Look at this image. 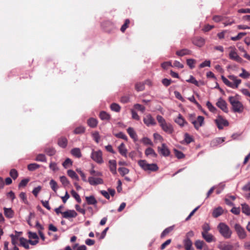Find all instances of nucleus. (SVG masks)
<instances>
[{
  "mask_svg": "<svg viewBox=\"0 0 250 250\" xmlns=\"http://www.w3.org/2000/svg\"><path fill=\"white\" fill-rule=\"evenodd\" d=\"M20 243H21V245L24 248L26 249H28L29 248V241H27V240L23 237H21L20 238Z\"/></svg>",
  "mask_w": 250,
  "mask_h": 250,
  "instance_id": "35",
  "label": "nucleus"
},
{
  "mask_svg": "<svg viewBox=\"0 0 250 250\" xmlns=\"http://www.w3.org/2000/svg\"><path fill=\"white\" fill-rule=\"evenodd\" d=\"M193 43L198 47H202L205 44V40L202 38H196L193 40Z\"/></svg>",
  "mask_w": 250,
  "mask_h": 250,
  "instance_id": "25",
  "label": "nucleus"
},
{
  "mask_svg": "<svg viewBox=\"0 0 250 250\" xmlns=\"http://www.w3.org/2000/svg\"><path fill=\"white\" fill-rule=\"evenodd\" d=\"M138 165L145 171H156L159 167L156 164H148L146 160H140Z\"/></svg>",
  "mask_w": 250,
  "mask_h": 250,
  "instance_id": "3",
  "label": "nucleus"
},
{
  "mask_svg": "<svg viewBox=\"0 0 250 250\" xmlns=\"http://www.w3.org/2000/svg\"><path fill=\"white\" fill-rule=\"evenodd\" d=\"M42 189V187L39 186H38L36 188H35L33 191H32V193L33 194L36 196L37 197L39 194V193L40 192V191H41V190Z\"/></svg>",
  "mask_w": 250,
  "mask_h": 250,
  "instance_id": "63",
  "label": "nucleus"
},
{
  "mask_svg": "<svg viewBox=\"0 0 250 250\" xmlns=\"http://www.w3.org/2000/svg\"><path fill=\"white\" fill-rule=\"evenodd\" d=\"M4 214L6 217L12 218L14 215V212L11 208H4Z\"/></svg>",
  "mask_w": 250,
  "mask_h": 250,
  "instance_id": "23",
  "label": "nucleus"
},
{
  "mask_svg": "<svg viewBox=\"0 0 250 250\" xmlns=\"http://www.w3.org/2000/svg\"><path fill=\"white\" fill-rule=\"evenodd\" d=\"M185 141L187 144H189L192 142L193 140L191 136L188 133H186L185 134Z\"/></svg>",
  "mask_w": 250,
  "mask_h": 250,
  "instance_id": "59",
  "label": "nucleus"
},
{
  "mask_svg": "<svg viewBox=\"0 0 250 250\" xmlns=\"http://www.w3.org/2000/svg\"><path fill=\"white\" fill-rule=\"evenodd\" d=\"M62 215L64 218H75L77 216V213L74 210H68L62 212Z\"/></svg>",
  "mask_w": 250,
  "mask_h": 250,
  "instance_id": "18",
  "label": "nucleus"
},
{
  "mask_svg": "<svg viewBox=\"0 0 250 250\" xmlns=\"http://www.w3.org/2000/svg\"><path fill=\"white\" fill-rule=\"evenodd\" d=\"M206 105L210 111L213 113L216 112L217 109L210 102L208 101L207 102Z\"/></svg>",
  "mask_w": 250,
  "mask_h": 250,
  "instance_id": "46",
  "label": "nucleus"
},
{
  "mask_svg": "<svg viewBox=\"0 0 250 250\" xmlns=\"http://www.w3.org/2000/svg\"><path fill=\"white\" fill-rule=\"evenodd\" d=\"M118 170L120 173L121 175L123 176H124L125 174H128L129 172V169L124 167H120L118 169Z\"/></svg>",
  "mask_w": 250,
  "mask_h": 250,
  "instance_id": "53",
  "label": "nucleus"
},
{
  "mask_svg": "<svg viewBox=\"0 0 250 250\" xmlns=\"http://www.w3.org/2000/svg\"><path fill=\"white\" fill-rule=\"evenodd\" d=\"M87 123L90 127L95 128L97 126L98 122L96 119L90 118L87 120Z\"/></svg>",
  "mask_w": 250,
  "mask_h": 250,
  "instance_id": "28",
  "label": "nucleus"
},
{
  "mask_svg": "<svg viewBox=\"0 0 250 250\" xmlns=\"http://www.w3.org/2000/svg\"><path fill=\"white\" fill-rule=\"evenodd\" d=\"M127 132L129 135L130 137L132 138L134 141H136L137 140V135L133 128H128L127 129Z\"/></svg>",
  "mask_w": 250,
  "mask_h": 250,
  "instance_id": "29",
  "label": "nucleus"
},
{
  "mask_svg": "<svg viewBox=\"0 0 250 250\" xmlns=\"http://www.w3.org/2000/svg\"><path fill=\"white\" fill-rule=\"evenodd\" d=\"M153 137L154 140L160 142H162L163 141V138L161 135L157 133H155L153 134Z\"/></svg>",
  "mask_w": 250,
  "mask_h": 250,
  "instance_id": "60",
  "label": "nucleus"
},
{
  "mask_svg": "<svg viewBox=\"0 0 250 250\" xmlns=\"http://www.w3.org/2000/svg\"><path fill=\"white\" fill-rule=\"evenodd\" d=\"M71 153L73 156L77 158H80L82 157V153L81 152V150L79 148L76 147L73 148L71 150Z\"/></svg>",
  "mask_w": 250,
  "mask_h": 250,
  "instance_id": "32",
  "label": "nucleus"
},
{
  "mask_svg": "<svg viewBox=\"0 0 250 250\" xmlns=\"http://www.w3.org/2000/svg\"><path fill=\"white\" fill-rule=\"evenodd\" d=\"M85 199L88 205H95L97 203L96 199L93 195H91L90 196H86Z\"/></svg>",
  "mask_w": 250,
  "mask_h": 250,
  "instance_id": "31",
  "label": "nucleus"
},
{
  "mask_svg": "<svg viewBox=\"0 0 250 250\" xmlns=\"http://www.w3.org/2000/svg\"><path fill=\"white\" fill-rule=\"evenodd\" d=\"M156 119L160 126L164 132L168 134H172L173 132L174 129L172 125L169 123H167L162 116L157 115Z\"/></svg>",
  "mask_w": 250,
  "mask_h": 250,
  "instance_id": "1",
  "label": "nucleus"
},
{
  "mask_svg": "<svg viewBox=\"0 0 250 250\" xmlns=\"http://www.w3.org/2000/svg\"><path fill=\"white\" fill-rule=\"evenodd\" d=\"M204 244V241L199 240L196 241L195 242V246L196 248L198 250H202Z\"/></svg>",
  "mask_w": 250,
  "mask_h": 250,
  "instance_id": "47",
  "label": "nucleus"
},
{
  "mask_svg": "<svg viewBox=\"0 0 250 250\" xmlns=\"http://www.w3.org/2000/svg\"><path fill=\"white\" fill-rule=\"evenodd\" d=\"M175 122L181 127L187 125L188 123L186 121L181 114H179L177 117L174 119Z\"/></svg>",
  "mask_w": 250,
  "mask_h": 250,
  "instance_id": "19",
  "label": "nucleus"
},
{
  "mask_svg": "<svg viewBox=\"0 0 250 250\" xmlns=\"http://www.w3.org/2000/svg\"><path fill=\"white\" fill-rule=\"evenodd\" d=\"M215 123L219 129H222L224 126L229 125V122L221 116H218L215 120Z\"/></svg>",
  "mask_w": 250,
  "mask_h": 250,
  "instance_id": "7",
  "label": "nucleus"
},
{
  "mask_svg": "<svg viewBox=\"0 0 250 250\" xmlns=\"http://www.w3.org/2000/svg\"><path fill=\"white\" fill-rule=\"evenodd\" d=\"M223 213V209L221 207H218L217 208H215L212 212V216L217 218L218 216H220Z\"/></svg>",
  "mask_w": 250,
  "mask_h": 250,
  "instance_id": "30",
  "label": "nucleus"
},
{
  "mask_svg": "<svg viewBox=\"0 0 250 250\" xmlns=\"http://www.w3.org/2000/svg\"><path fill=\"white\" fill-rule=\"evenodd\" d=\"M192 124L196 129H198L204 124V117L202 116L197 117L196 120L192 121Z\"/></svg>",
  "mask_w": 250,
  "mask_h": 250,
  "instance_id": "13",
  "label": "nucleus"
},
{
  "mask_svg": "<svg viewBox=\"0 0 250 250\" xmlns=\"http://www.w3.org/2000/svg\"><path fill=\"white\" fill-rule=\"evenodd\" d=\"M229 48L231 49L229 54V58L237 62H242V59L238 56L235 50V48L232 47H230Z\"/></svg>",
  "mask_w": 250,
  "mask_h": 250,
  "instance_id": "9",
  "label": "nucleus"
},
{
  "mask_svg": "<svg viewBox=\"0 0 250 250\" xmlns=\"http://www.w3.org/2000/svg\"><path fill=\"white\" fill-rule=\"evenodd\" d=\"M35 160L39 162H46V158L44 154H40L37 156Z\"/></svg>",
  "mask_w": 250,
  "mask_h": 250,
  "instance_id": "48",
  "label": "nucleus"
},
{
  "mask_svg": "<svg viewBox=\"0 0 250 250\" xmlns=\"http://www.w3.org/2000/svg\"><path fill=\"white\" fill-rule=\"evenodd\" d=\"M60 179L61 183L64 186H67L69 184V182L65 176H61Z\"/></svg>",
  "mask_w": 250,
  "mask_h": 250,
  "instance_id": "51",
  "label": "nucleus"
},
{
  "mask_svg": "<svg viewBox=\"0 0 250 250\" xmlns=\"http://www.w3.org/2000/svg\"><path fill=\"white\" fill-rule=\"evenodd\" d=\"M183 244L186 250H194V249L192 247V242L190 239H184L183 240Z\"/></svg>",
  "mask_w": 250,
  "mask_h": 250,
  "instance_id": "20",
  "label": "nucleus"
},
{
  "mask_svg": "<svg viewBox=\"0 0 250 250\" xmlns=\"http://www.w3.org/2000/svg\"><path fill=\"white\" fill-rule=\"evenodd\" d=\"M58 145L62 148H64L67 145V140L66 138L62 137L58 140Z\"/></svg>",
  "mask_w": 250,
  "mask_h": 250,
  "instance_id": "34",
  "label": "nucleus"
},
{
  "mask_svg": "<svg viewBox=\"0 0 250 250\" xmlns=\"http://www.w3.org/2000/svg\"><path fill=\"white\" fill-rule=\"evenodd\" d=\"M158 151L165 157L168 156L170 154V151L165 144H162L161 147H158Z\"/></svg>",
  "mask_w": 250,
  "mask_h": 250,
  "instance_id": "14",
  "label": "nucleus"
},
{
  "mask_svg": "<svg viewBox=\"0 0 250 250\" xmlns=\"http://www.w3.org/2000/svg\"><path fill=\"white\" fill-rule=\"evenodd\" d=\"M45 152L49 156H53L56 153L55 149L53 147H48L45 149Z\"/></svg>",
  "mask_w": 250,
  "mask_h": 250,
  "instance_id": "43",
  "label": "nucleus"
},
{
  "mask_svg": "<svg viewBox=\"0 0 250 250\" xmlns=\"http://www.w3.org/2000/svg\"><path fill=\"white\" fill-rule=\"evenodd\" d=\"M145 154L147 156L151 157L152 158H156L157 154L155 152L153 149L151 147L147 148L145 151Z\"/></svg>",
  "mask_w": 250,
  "mask_h": 250,
  "instance_id": "26",
  "label": "nucleus"
},
{
  "mask_svg": "<svg viewBox=\"0 0 250 250\" xmlns=\"http://www.w3.org/2000/svg\"><path fill=\"white\" fill-rule=\"evenodd\" d=\"M108 167L111 173L115 175L117 174V163L114 160H110L108 161Z\"/></svg>",
  "mask_w": 250,
  "mask_h": 250,
  "instance_id": "17",
  "label": "nucleus"
},
{
  "mask_svg": "<svg viewBox=\"0 0 250 250\" xmlns=\"http://www.w3.org/2000/svg\"><path fill=\"white\" fill-rule=\"evenodd\" d=\"M71 193L73 197L77 200V201L80 203L82 201L79 195L74 190H72L71 191Z\"/></svg>",
  "mask_w": 250,
  "mask_h": 250,
  "instance_id": "49",
  "label": "nucleus"
},
{
  "mask_svg": "<svg viewBox=\"0 0 250 250\" xmlns=\"http://www.w3.org/2000/svg\"><path fill=\"white\" fill-rule=\"evenodd\" d=\"M72 161L69 158H67L62 163V166L65 168H67L72 166Z\"/></svg>",
  "mask_w": 250,
  "mask_h": 250,
  "instance_id": "44",
  "label": "nucleus"
},
{
  "mask_svg": "<svg viewBox=\"0 0 250 250\" xmlns=\"http://www.w3.org/2000/svg\"><path fill=\"white\" fill-rule=\"evenodd\" d=\"M228 78L233 82L232 83L233 89L237 88L239 85L241 83V80L238 79L237 77L234 75H229L228 76Z\"/></svg>",
  "mask_w": 250,
  "mask_h": 250,
  "instance_id": "16",
  "label": "nucleus"
},
{
  "mask_svg": "<svg viewBox=\"0 0 250 250\" xmlns=\"http://www.w3.org/2000/svg\"><path fill=\"white\" fill-rule=\"evenodd\" d=\"M10 175L13 179H16L18 176L17 171L15 169H12L10 171Z\"/></svg>",
  "mask_w": 250,
  "mask_h": 250,
  "instance_id": "57",
  "label": "nucleus"
},
{
  "mask_svg": "<svg viewBox=\"0 0 250 250\" xmlns=\"http://www.w3.org/2000/svg\"><path fill=\"white\" fill-rule=\"evenodd\" d=\"M175 155L178 159H182L185 157L183 152L178 150H174Z\"/></svg>",
  "mask_w": 250,
  "mask_h": 250,
  "instance_id": "62",
  "label": "nucleus"
},
{
  "mask_svg": "<svg viewBox=\"0 0 250 250\" xmlns=\"http://www.w3.org/2000/svg\"><path fill=\"white\" fill-rule=\"evenodd\" d=\"M100 118L102 120H108L110 119V116L109 114L104 111H103L100 113Z\"/></svg>",
  "mask_w": 250,
  "mask_h": 250,
  "instance_id": "36",
  "label": "nucleus"
},
{
  "mask_svg": "<svg viewBox=\"0 0 250 250\" xmlns=\"http://www.w3.org/2000/svg\"><path fill=\"white\" fill-rule=\"evenodd\" d=\"M210 61L209 60H206L203 62L201 63L200 65V68H203L206 66L210 67Z\"/></svg>",
  "mask_w": 250,
  "mask_h": 250,
  "instance_id": "64",
  "label": "nucleus"
},
{
  "mask_svg": "<svg viewBox=\"0 0 250 250\" xmlns=\"http://www.w3.org/2000/svg\"><path fill=\"white\" fill-rule=\"evenodd\" d=\"M49 184H50V186L54 192H56L57 190L58 189V185H57V182L55 180L52 179L50 180V181L49 182Z\"/></svg>",
  "mask_w": 250,
  "mask_h": 250,
  "instance_id": "40",
  "label": "nucleus"
},
{
  "mask_svg": "<svg viewBox=\"0 0 250 250\" xmlns=\"http://www.w3.org/2000/svg\"><path fill=\"white\" fill-rule=\"evenodd\" d=\"M196 62V61L194 59H189L187 60V63L188 66L191 69H193L195 67V63Z\"/></svg>",
  "mask_w": 250,
  "mask_h": 250,
  "instance_id": "42",
  "label": "nucleus"
},
{
  "mask_svg": "<svg viewBox=\"0 0 250 250\" xmlns=\"http://www.w3.org/2000/svg\"><path fill=\"white\" fill-rule=\"evenodd\" d=\"M67 173L68 175L72 179L75 180L77 181L79 180L78 176L74 170L71 169L68 170Z\"/></svg>",
  "mask_w": 250,
  "mask_h": 250,
  "instance_id": "33",
  "label": "nucleus"
},
{
  "mask_svg": "<svg viewBox=\"0 0 250 250\" xmlns=\"http://www.w3.org/2000/svg\"><path fill=\"white\" fill-rule=\"evenodd\" d=\"M221 79L223 81V83L227 85L228 86L232 88L233 85L232 83L230 82L229 81L225 76L223 75L221 76Z\"/></svg>",
  "mask_w": 250,
  "mask_h": 250,
  "instance_id": "41",
  "label": "nucleus"
},
{
  "mask_svg": "<svg viewBox=\"0 0 250 250\" xmlns=\"http://www.w3.org/2000/svg\"><path fill=\"white\" fill-rule=\"evenodd\" d=\"M202 235L204 239H205V240L208 243L215 241L213 236L212 234L208 233V232H202Z\"/></svg>",
  "mask_w": 250,
  "mask_h": 250,
  "instance_id": "21",
  "label": "nucleus"
},
{
  "mask_svg": "<svg viewBox=\"0 0 250 250\" xmlns=\"http://www.w3.org/2000/svg\"><path fill=\"white\" fill-rule=\"evenodd\" d=\"M92 137L93 139L96 141V143H98L100 139V136L98 132H94L92 133Z\"/></svg>",
  "mask_w": 250,
  "mask_h": 250,
  "instance_id": "58",
  "label": "nucleus"
},
{
  "mask_svg": "<svg viewBox=\"0 0 250 250\" xmlns=\"http://www.w3.org/2000/svg\"><path fill=\"white\" fill-rule=\"evenodd\" d=\"M217 247L220 250H234L239 247V244L236 243L233 246L228 242H221L218 244Z\"/></svg>",
  "mask_w": 250,
  "mask_h": 250,
  "instance_id": "6",
  "label": "nucleus"
},
{
  "mask_svg": "<svg viewBox=\"0 0 250 250\" xmlns=\"http://www.w3.org/2000/svg\"><path fill=\"white\" fill-rule=\"evenodd\" d=\"M90 157L93 161L98 164H101L104 163L103 153L102 151L100 150L96 151L92 150Z\"/></svg>",
  "mask_w": 250,
  "mask_h": 250,
  "instance_id": "5",
  "label": "nucleus"
},
{
  "mask_svg": "<svg viewBox=\"0 0 250 250\" xmlns=\"http://www.w3.org/2000/svg\"><path fill=\"white\" fill-rule=\"evenodd\" d=\"M219 232L225 238H229L231 235V231L228 226L224 223H220L218 227Z\"/></svg>",
  "mask_w": 250,
  "mask_h": 250,
  "instance_id": "4",
  "label": "nucleus"
},
{
  "mask_svg": "<svg viewBox=\"0 0 250 250\" xmlns=\"http://www.w3.org/2000/svg\"><path fill=\"white\" fill-rule=\"evenodd\" d=\"M29 243L32 245H36L39 243V237L36 233L29 231L28 232Z\"/></svg>",
  "mask_w": 250,
  "mask_h": 250,
  "instance_id": "10",
  "label": "nucleus"
},
{
  "mask_svg": "<svg viewBox=\"0 0 250 250\" xmlns=\"http://www.w3.org/2000/svg\"><path fill=\"white\" fill-rule=\"evenodd\" d=\"M114 135L117 138L123 139L125 141L127 140V136L122 132L118 133H115Z\"/></svg>",
  "mask_w": 250,
  "mask_h": 250,
  "instance_id": "56",
  "label": "nucleus"
},
{
  "mask_svg": "<svg viewBox=\"0 0 250 250\" xmlns=\"http://www.w3.org/2000/svg\"><path fill=\"white\" fill-rule=\"evenodd\" d=\"M85 128L83 126H80L75 128L74 130L75 134H81L84 132Z\"/></svg>",
  "mask_w": 250,
  "mask_h": 250,
  "instance_id": "50",
  "label": "nucleus"
},
{
  "mask_svg": "<svg viewBox=\"0 0 250 250\" xmlns=\"http://www.w3.org/2000/svg\"><path fill=\"white\" fill-rule=\"evenodd\" d=\"M49 168L54 172L59 170L57 164L55 162H50L49 164Z\"/></svg>",
  "mask_w": 250,
  "mask_h": 250,
  "instance_id": "55",
  "label": "nucleus"
},
{
  "mask_svg": "<svg viewBox=\"0 0 250 250\" xmlns=\"http://www.w3.org/2000/svg\"><path fill=\"white\" fill-rule=\"evenodd\" d=\"M217 106L225 112H228V107L226 102L221 98H220L216 103Z\"/></svg>",
  "mask_w": 250,
  "mask_h": 250,
  "instance_id": "15",
  "label": "nucleus"
},
{
  "mask_svg": "<svg viewBox=\"0 0 250 250\" xmlns=\"http://www.w3.org/2000/svg\"><path fill=\"white\" fill-rule=\"evenodd\" d=\"M242 72L239 74V77L243 79H248L250 77V73L247 72L244 68L241 69Z\"/></svg>",
  "mask_w": 250,
  "mask_h": 250,
  "instance_id": "37",
  "label": "nucleus"
},
{
  "mask_svg": "<svg viewBox=\"0 0 250 250\" xmlns=\"http://www.w3.org/2000/svg\"><path fill=\"white\" fill-rule=\"evenodd\" d=\"M242 212L247 214L250 215V208L249 206L247 204L242 205Z\"/></svg>",
  "mask_w": 250,
  "mask_h": 250,
  "instance_id": "39",
  "label": "nucleus"
},
{
  "mask_svg": "<svg viewBox=\"0 0 250 250\" xmlns=\"http://www.w3.org/2000/svg\"><path fill=\"white\" fill-rule=\"evenodd\" d=\"M135 88L138 91H142L145 89V85L142 83H137L135 85Z\"/></svg>",
  "mask_w": 250,
  "mask_h": 250,
  "instance_id": "54",
  "label": "nucleus"
},
{
  "mask_svg": "<svg viewBox=\"0 0 250 250\" xmlns=\"http://www.w3.org/2000/svg\"><path fill=\"white\" fill-rule=\"evenodd\" d=\"M134 107L136 109L140 111L142 113H144L146 110V108L144 106L139 104H135Z\"/></svg>",
  "mask_w": 250,
  "mask_h": 250,
  "instance_id": "52",
  "label": "nucleus"
},
{
  "mask_svg": "<svg viewBox=\"0 0 250 250\" xmlns=\"http://www.w3.org/2000/svg\"><path fill=\"white\" fill-rule=\"evenodd\" d=\"M143 121L144 124H146L147 126L155 125L156 124L154 119L150 114H148L145 117H144Z\"/></svg>",
  "mask_w": 250,
  "mask_h": 250,
  "instance_id": "12",
  "label": "nucleus"
},
{
  "mask_svg": "<svg viewBox=\"0 0 250 250\" xmlns=\"http://www.w3.org/2000/svg\"><path fill=\"white\" fill-rule=\"evenodd\" d=\"M118 150L119 153L123 156L126 157H127V149L124 143H122L118 146Z\"/></svg>",
  "mask_w": 250,
  "mask_h": 250,
  "instance_id": "27",
  "label": "nucleus"
},
{
  "mask_svg": "<svg viewBox=\"0 0 250 250\" xmlns=\"http://www.w3.org/2000/svg\"><path fill=\"white\" fill-rule=\"evenodd\" d=\"M111 109L115 112H119L121 109L120 106L116 103L112 104L110 105Z\"/></svg>",
  "mask_w": 250,
  "mask_h": 250,
  "instance_id": "45",
  "label": "nucleus"
},
{
  "mask_svg": "<svg viewBox=\"0 0 250 250\" xmlns=\"http://www.w3.org/2000/svg\"><path fill=\"white\" fill-rule=\"evenodd\" d=\"M229 101L231 104L234 112L241 113L244 110L243 104L234 97L230 96L229 98Z\"/></svg>",
  "mask_w": 250,
  "mask_h": 250,
  "instance_id": "2",
  "label": "nucleus"
},
{
  "mask_svg": "<svg viewBox=\"0 0 250 250\" xmlns=\"http://www.w3.org/2000/svg\"><path fill=\"white\" fill-rule=\"evenodd\" d=\"M40 167V166L39 165L36 163H32L28 165L27 168L29 171H34Z\"/></svg>",
  "mask_w": 250,
  "mask_h": 250,
  "instance_id": "38",
  "label": "nucleus"
},
{
  "mask_svg": "<svg viewBox=\"0 0 250 250\" xmlns=\"http://www.w3.org/2000/svg\"><path fill=\"white\" fill-rule=\"evenodd\" d=\"M131 114H132V118L133 119L136 120L137 121L140 120V118L139 116L138 115L137 112L134 109H131Z\"/></svg>",
  "mask_w": 250,
  "mask_h": 250,
  "instance_id": "61",
  "label": "nucleus"
},
{
  "mask_svg": "<svg viewBox=\"0 0 250 250\" xmlns=\"http://www.w3.org/2000/svg\"><path fill=\"white\" fill-rule=\"evenodd\" d=\"M186 81L188 83L194 84L195 85L197 86H199L200 85H203L204 84V82L202 81L198 82L195 79V78L192 75H190L189 76V78L188 80H187Z\"/></svg>",
  "mask_w": 250,
  "mask_h": 250,
  "instance_id": "22",
  "label": "nucleus"
},
{
  "mask_svg": "<svg viewBox=\"0 0 250 250\" xmlns=\"http://www.w3.org/2000/svg\"><path fill=\"white\" fill-rule=\"evenodd\" d=\"M234 229L240 239H244L247 236L246 232L245 229L238 224L234 225Z\"/></svg>",
  "mask_w": 250,
  "mask_h": 250,
  "instance_id": "8",
  "label": "nucleus"
},
{
  "mask_svg": "<svg viewBox=\"0 0 250 250\" xmlns=\"http://www.w3.org/2000/svg\"><path fill=\"white\" fill-rule=\"evenodd\" d=\"M87 181H88L89 184L92 186H96L98 185L103 184L104 183V181L102 178L95 177L94 176L89 177Z\"/></svg>",
  "mask_w": 250,
  "mask_h": 250,
  "instance_id": "11",
  "label": "nucleus"
},
{
  "mask_svg": "<svg viewBox=\"0 0 250 250\" xmlns=\"http://www.w3.org/2000/svg\"><path fill=\"white\" fill-rule=\"evenodd\" d=\"M176 54L178 56L182 57L185 55H190L191 51L189 49L184 48L176 51Z\"/></svg>",
  "mask_w": 250,
  "mask_h": 250,
  "instance_id": "24",
  "label": "nucleus"
}]
</instances>
